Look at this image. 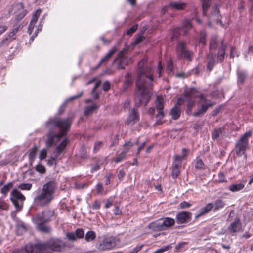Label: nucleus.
Returning <instances> with one entry per match:
<instances>
[{"instance_id": "obj_1", "label": "nucleus", "mask_w": 253, "mask_h": 253, "mask_svg": "<svg viewBox=\"0 0 253 253\" xmlns=\"http://www.w3.org/2000/svg\"><path fill=\"white\" fill-rule=\"evenodd\" d=\"M137 73L136 89L134 93L135 106H146L151 99L153 81L152 67L146 58H143L138 63Z\"/></svg>"}, {"instance_id": "obj_2", "label": "nucleus", "mask_w": 253, "mask_h": 253, "mask_svg": "<svg viewBox=\"0 0 253 253\" xmlns=\"http://www.w3.org/2000/svg\"><path fill=\"white\" fill-rule=\"evenodd\" d=\"M72 121V118L70 117L64 119L54 118L49 119L46 122V126L49 128L45 141L47 147H52L66 135L70 127Z\"/></svg>"}, {"instance_id": "obj_3", "label": "nucleus", "mask_w": 253, "mask_h": 253, "mask_svg": "<svg viewBox=\"0 0 253 253\" xmlns=\"http://www.w3.org/2000/svg\"><path fill=\"white\" fill-rule=\"evenodd\" d=\"M65 247V243L58 238H51L46 242L35 245L28 244L25 250L20 249L15 253H50L52 251L60 252Z\"/></svg>"}, {"instance_id": "obj_4", "label": "nucleus", "mask_w": 253, "mask_h": 253, "mask_svg": "<svg viewBox=\"0 0 253 253\" xmlns=\"http://www.w3.org/2000/svg\"><path fill=\"white\" fill-rule=\"evenodd\" d=\"M56 183L54 180H51L45 183L41 191L38 192L34 198V203L39 206L48 205L53 199Z\"/></svg>"}, {"instance_id": "obj_5", "label": "nucleus", "mask_w": 253, "mask_h": 253, "mask_svg": "<svg viewBox=\"0 0 253 253\" xmlns=\"http://www.w3.org/2000/svg\"><path fill=\"white\" fill-rule=\"evenodd\" d=\"M252 134V131L249 130L242 135L236 141L235 150L237 155L241 156L245 153L249 145V139Z\"/></svg>"}, {"instance_id": "obj_6", "label": "nucleus", "mask_w": 253, "mask_h": 253, "mask_svg": "<svg viewBox=\"0 0 253 253\" xmlns=\"http://www.w3.org/2000/svg\"><path fill=\"white\" fill-rule=\"evenodd\" d=\"M67 138H63L60 143L58 145L54 150L52 156L48 161V164L53 165L56 164L57 159H60L64 154V150L68 143Z\"/></svg>"}, {"instance_id": "obj_7", "label": "nucleus", "mask_w": 253, "mask_h": 253, "mask_svg": "<svg viewBox=\"0 0 253 253\" xmlns=\"http://www.w3.org/2000/svg\"><path fill=\"white\" fill-rule=\"evenodd\" d=\"M198 97L200 98V100L199 102L197 111L194 112L192 114L194 117L202 116L206 112L209 107L215 104L214 103L207 99L203 94H200Z\"/></svg>"}, {"instance_id": "obj_8", "label": "nucleus", "mask_w": 253, "mask_h": 253, "mask_svg": "<svg viewBox=\"0 0 253 253\" xmlns=\"http://www.w3.org/2000/svg\"><path fill=\"white\" fill-rule=\"evenodd\" d=\"M10 199L17 211H20L23 208L25 197L17 189H14L10 193Z\"/></svg>"}, {"instance_id": "obj_9", "label": "nucleus", "mask_w": 253, "mask_h": 253, "mask_svg": "<svg viewBox=\"0 0 253 253\" xmlns=\"http://www.w3.org/2000/svg\"><path fill=\"white\" fill-rule=\"evenodd\" d=\"M53 214V211L45 210L34 215L32 217V221L36 226L41 224H45L51 220Z\"/></svg>"}, {"instance_id": "obj_10", "label": "nucleus", "mask_w": 253, "mask_h": 253, "mask_svg": "<svg viewBox=\"0 0 253 253\" xmlns=\"http://www.w3.org/2000/svg\"><path fill=\"white\" fill-rule=\"evenodd\" d=\"M155 105L157 113L156 115L157 125H161L163 123V119L165 116L164 99L162 96H157L155 101Z\"/></svg>"}, {"instance_id": "obj_11", "label": "nucleus", "mask_w": 253, "mask_h": 253, "mask_svg": "<svg viewBox=\"0 0 253 253\" xmlns=\"http://www.w3.org/2000/svg\"><path fill=\"white\" fill-rule=\"evenodd\" d=\"M116 240L114 237H105L96 245L97 248L102 251L112 250L116 247Z\"/></svg>"}, {"instance_id": "obj_12", "label": "nucleus", "mask_w": 253, "mask_h": 253, "mask_svg": "<svg viewBox=\"0 0 253 253\" xmlns=\"http://www.w3.org/2000/svg\"><path fill=\"white\" fill-rule=\"evenodd\" d=\"M192 54V52L186 48V43L184 42L180 41L177 43L176 55L178 59L185 58L191 61Z\"/></svg>"}, {"instance_id": "obj_13", "label": "nucleus", "mask_w": 253, "mask_h": 253, "mask_svg": "<svg viewBox=\"0 0 253 253\" xmlns=\"http://www.w3.org/2000/svg\"><path fill=\"white\" fill-rule=\"evenodd\" d=\"M196 90L194 88H191L185 91V97L187 102L186 113L189 114L191 112L193 107L195 105V98ZM198 97V96H197Z\"/></svg>"}, {"instance_id": "obj_14", "label": "nucleus", "mask_w": 253, "mask_h": 253, "mask_svg": "<svg viewBox=\"0 0 253 253\" xmlns=\"http://www.w3.org/2000/svg\"><path fill=\"white\" fill-rule=\"evenodd\" d=\"M15 11V20L18 22L21 20L26 15V11L23 8V5L21 3H18L13 7Z\"/></svg>"}, {"instance_id": "obj_15", "label": "nucleus", "mask_w": 253, "mask_h": 253, "mask_svg": "<svg viewBox=\"0 0 253 253\" xmlns=\"http://www.w3.org/2000/svg\"><path fill=\"white\" fill-rule=\"evenodd\" d=\"M191 215L192 213L187 211L177 213L176 217L177 223L183 224L188 222L191 219Z\"/></svg>"}, {"instance_id": "obj_16", "label": "nucleus", "mask_w": 253, "mask_h": 253, "mask_svg": "<svg viewBox=\"0 0 253 253\" xmlns=\"http://www.w3.org/2000/svg\"><path fill=\"white\" fill-rule=\"evenodd\" d=\"M125 51H121L118 54L117 58L115 59V60L117 59L119 60V62L118 64V67L121 69H124L125 66H126L128 63L129 59L125 56Z\"/></svg>"}, {"instance_id": "obj_17", "label": "nucleus", "mask_w": 253, "mask_h": 253, "mask_svg": "<svg viewBox=\"0 0 253 253\" xmlns=\"http://www.w3.org/2000/svg\"><path fill=\"white\" fill-rule=\"evenodd\" d=\"M242 228V223L239 218H236L234 221L232 222L227 229L230 233L239 232Z\"/></svg>"}, {"instance_id": "obj_18", "label": "nucleus", "mask_w": 253, "mask_h": 253, "mask_svg": "<svg viewBox=\"0 0 253 253\" xmlns=\"http://www.w3.org/2000/svg\"><path fill=\"white\" fill-rule=\"evenodd\" d=\"M213 208V203L211 202L207 204L204 207L199 210L198 212L195 214V218L197 219L201 216L208 213Z\"/></svg>"}, {"instance_id": "obj_19", "label": "nucleus", "mask_w": 253, "mask_h": 253, "mask_svg": "<svg viewBox=\"0 0 253 253\" xmlns=\"http://www.w3.org/2000/svg\"><path fill=\"white\" fill-rule=\"evenodd\" d=\"M139 115L137 110L134 107L130 113L127 118V124L133 125L139 120Z\"/></svg>"}, {"instance_id": "obj_20", "label": "nucleus", "mask_w": 253, "mask_h": 253, "mask_svg": "<svg viewBox=\"0 0 253 253\" xmlns=\"http://www.w3.org/2000/svg\"><path fill=\"white\" fill-rule=\"evenodd\" d=\"M219 43L220 46L218 52L217 60L220 62H222L224 59L225 51L226 49V45L223 43V40H221Z\"/></svg>"}, {"instance_id": "obj_21", "label": "nucleus", "mask_w": 253, "mask_h": 253, "mask_svg": "<svg viewBox=\"0 0 253 253\" xmlns=\"http://www.w3.org/2000/svg\"><path fill=\"white\" fill-rule=\"evenodd\" d=\"M148 227L155 232L164 230L161 220L150 223Z\"/></svg>"}, {"instance_id": "obj_22", "label": "nucleus", "mask_w": 253, "mask_h": 253, "mask_svg": "<svg viewBox=\"0 0 253 253\" xmlns=\"http://www.w3.org/2000/svg\"><path fill=\"white\" fill-rule=\"evenodd\" d=\"M161 220L164 230H166L167 228L171 227L175 224L174 219L170 217H166Z\"/></svg>"}, {"instance_id": "obj_23", "label": "nucleus", "mask_w": 253, "mask_h": 253, "mask_svg": "<svg viewBox=\"0 0 253 253\" xmlns=\"http://www.w3.org/2000/svg\"><path fill=\"white\" fill-rule=\"evenodd\" d=\"M117 51L116 47H113L111 49L109 52L105 55V57L102 58L100 60L99 64L97 65L96 68H98L103 63L108 61V60L112 57V56Z\"/></svg>"}, {"instance_id": "obj_24", "label": "nucleus", "mask_w": 253, "mask_h": 253, "mask_svg": "<svg viewBox=\"0 0 253 253\" xmlns=\"http://www.w3.org/2000/svg\"><path fill=\"white\" fill-rule=\"evenodd\" d=\"M215 55L213 53H210L208 56L207 68L210 71H211L215 65Z\"/></svg>"}, {"instance_id": "obj_25", "label": "nucleus", "mask_w": 253, "mask_h": 253, "mask_svg": "<svg viewBox=\"0 0 253 253\" xmlns=\"http://www.w3.org/2000/svg\"><path fill=\"white\" fill-rule=\"evenodd\" d=\"M99 108V105L96 104H92L90 106H87L85 107L84 113L86 116H89L90 114H92L93 112L98 109Z\"/></svg>"}, {"instance_id": "obj_26", "label": "nucleus", "mask_w": 253, "mask_h": 253, "mask_svg": "<svg viewBox=\"0 0 253 253\" xmlns=\"http://www.w3.org/2000/svg\"><path fill=\"white\" fill-rule=\"evenodd\" d=\"M245 187V185L242 183H235L230 185L228 189L232 192H236L242 190Z\"/></svg>"}, {"instance_id": "obj_27", "label": "nucleus", "mask_w": 253, "mask_h": 253, "mask_svg": "<svg viewBox=\"0 0 253 253\" xmlns=\"http://www.w3.org/2000/svg\"><path fill=\"white\" fill-rule=\"evenodd\" d=\"M181 109L177 106L173 107L170 111V115L174 120H177L180 116Z\"/></svg>"}, {"instance_id": "obj_28", "label": "nucleus", "mask_w": 253, "mask_h": 253, "mask_svg": "<svg viewBox=\"0 0 253 253\" xmlns=\"http://www.w3.org/2000/svg\"><path fill=\"white\" fill-rule=\"evenodd\" d=\"M186 3L183 2H174L170 3L168 7H170L173 9L176 10H182L186 6Z\"/></svg>"}, {"instance_id": "obj_29", "label": "nucleus", "mask_w": 253, "mask_h": 253, "mask_svg": "<svg viewBox=\"0 0 253 253\" xmlns=\"http://www.w3.org/2000/svg\"><path fill=\"white\" fill-rule=\"evenodd\" d=\"M219 43L217 42V38L215 36H213L210 41V51L211 53H212V50L216 49L218 46Z\"/></svg>"}, {"instance_id": "obj_30", "label": "nucleus", "mask_w": 253, "mask_h": 253, "mask_svg": "<svg viewBox=\"0 0 253 253\" xmlns=\"http://www.w3.org/2000/svg\"><path fill=\"white\" fill-rule=\"evenodd\" d=\"M85 235V240L87 242H90L94 241L96 237L95 232L93 231L90 230L87 231Z\"/></svg>"}, {"instance_id": "obj_31", "label": "nucleus", "mask_w": 253, "mask_h": 253, "mask_svg": "<svg viewBox=\"0 0 253 253\" xmlns=\"http://www.w3.org/2000/svg\"><path fill=\"white\" fill-rule=\"evenodd\" d=\"M213 210L214 211L223 208L225 206V202L221 199H218L214 201Z\"/></svg>"}, {"instance_id": "obj_32", "label": "nucleus", "mask_w": 253, "mask_h": 253, "mask_svg": "<svg viewBox=\"0 0 253 253\" xmlns=\"http://www.w3.org/2000/svg\"><path fill=\"white\" fill-rule=\"evenodd\" d=\"M128 151V148L127 149H124L123 151L119 153L116 157L114 159L116 163H119L124 160L126 157V154Z\"/></svg>"}, {"instance_id": "obj_33", "label": "nucleus", "mask_w": 253, "mask_h": 253, "mask_svg": "<svg viewBox=\"0 0 253 253\" xmlns=\"http://www.w3.org/2000/svg\"><path fill=\"white\" fill-rule=\"evenodd\" d=\"M36 226L39 231L43 233H48L50 232L51 230V228L49 226L45 225V224H41Z\"/></svg>"}, {"instance_id": "obj_34", "label": "nucleus", "mask_w": 253, "mask_h": 253, "mask_svg": "<svg viewBox=\"0 0 253 253\" xmlns=\"http://www.w3.org/2000/svg\"><path fill=\"white\" fill-rule=\"evenodd\" d=\"M37 151V148L36 146L33 147L29 151L28 156L30 164H32L34 162V159L36 157V154Z\"/></svg>"}, {"instance_id": "obj_35", "label": "nucleus", "mask_w": 253, "mask_h": 253, "mask_svg": "<svg viewBox=\"0 0 253 253\" xmlns=\"http://www.w3.org/2000/svg\"><path fill=\"white\" fill-rule=\"evenodd\" d=\"M187 243L186 242H181L178 243L175 247V251L178 252L181 251H184L186 249V245Z\"/></svg>"}, {"instance_id": "obj_36", "label": "nucleus", "mask_w": 253, "mask_h": 253, "mask_svg": "<svg viewBox=\"0 0 253 253\" xmlns=\"http://www.w3.org/2000/svg\"><path fill=\"white\" fill-rule=\"evenodd\" d=\"M182 160V157L180 155H175L174 157V161L173 163L172 168H178L181 165V161Z\"/></svg>"}, {"instance_id": "obj_37", "label": "nucleus", "mask_w": 253, "mask_h": 253, "mask_svg": "<svg viewBox=\"0 0 253 253\" xmlns=\"http://www.w3.org/2000/svg\"><path fill=\"white\" fill-rule=\"evenodd\" d=\"M13 186L12 182H9L7 184L5 185L1 190V192L3 195H6L10 189L12 188Z\"/></svg>"}, {"instance_id": "obj_38", "label": "nucleus", "mask_w": 253, "mask_h": 253, "mask_svg": "<svg viewBox=\"0 0 253 253\" xmlns=\"http://www.w3.org/2000/svg\"><path fill=\"white\" fill-rule=\"evenodd\" d=\"M237 74L238 78V83L242 84L247 77L246 72L243 71H238Z\"/></svg>"}, {"instance_id": "obj_39", "label": "nucleus", "mask_w": 253, "mask_h": 253, "mask_svg": "<svg viewBox=\"0 0 253 253\" xmlns=\"http://www.w3.org/2000/svg\"><path fill=\"white\" fill-rule=\"evenodd\" d=\"M17 187L22 190L29 191L32 188V184L31 183H22L19 184Z\"/></svg>"}, {"instance_id": "obj_40", "label": "nucleus", "mask_w": 253, "mask_h": 253, "mask_svg": "<svg viewBox=\"0 0 253 253\" xmlns=\"http://www.w3.org/2000/svg\"><path fill=\"white\" fill-rule=\"evenodd\" d=\"M202 3V7L203 10V14H206V11L211 5V0H201Z\"/></svg>"}, {"instance_id": "obj_41", "label": "nucleus", "mask_w": 253, "mask_h": 253, "mask_svg": "<svg viewBox=\"0 0 253 253\" xmlns=\"http://www.w3.org/2000/svg\"><path fill=\"white\" fill-rule=\"evenodd\" d=\"M22 27H21L20 25H17L13 30L9 34V36L11 37L13 40L15 39V36L18 32V31L21 29Z\"/></svg>"}, {"instance_id": "obj_42", "label": "nucleus", "mask_w": 253, "mask_h": 253, "mask_svg": "<svg viewBox=\"0 0 253 253\" xmlns=\"http://www.w3.org/2000/svg\"><path fill=\"white\" fill-rule=\"evenodd\" d=\"M35 170L41 174H43L46 171L45 167L41 164H39L35 166Z\"/></svg>"}, {"instance_id": "obj_43", "label": "nucleus", "mask_w": 253, "mask_h": 253, "mask_svg": "<svg viewBox=\"0 0 253 253\" xmlns=\"http://www.w3.org/2000/svg\"><path fill=\"white\" fill-rule=\"evenodd\" d=\"M206 33L204 30L201 31L200 34L199 42L203 45L206 44Z\"/></svg>"}, {"instance_id": "obj_44", "label": "nucleus", "mask_w": 253, "mask_h": 253, "mask_svg": "<svg viewBox=\"0 0 253 253\" xmlns=\"http://www.w3.org/2000/svg\"><path fill=\"white\" fill-rule=\"evenodd\" d=\"M75 233L77 238H83L84 236V232L83 229L78 228L77 229Z\"/></svg>"}, {"instance_id": "obj_45", "label": "nucleus", "mask_w": 253, "mask_h": 253, "mask_svg": "<svg viewBox=\"0 0 253 253\" xmlns=\"http://www.w3.org/2000/svg\"><path fill=\"white\" fill-rule=\"evenodd\" d=\"M41 12V10L40 9H38L36 11L34 14L33 15L32 19L31 20V22L36 23L38 21V17Z\"/></svg>"}, {"instance_id": "obj_46", "label": "nucleus", "mask_w": 253, "mask_h": 253, "mask_svg": "<svg viewBox=\"0 0 253 253\" xmlns=\"http://www.w3.org/2000/svg\"><path fill=\"white\" fill-rule=\"evenodd\" d=\"M66 238L70 241H74L77 240V237L75 232H67L66 234Z\"/></svg>"}, {"instance_id": "obj_47", "label": "nucleus", "mask_w": 253, "mask_h": 253, "mask_svg": "<svg viewBox=\"0 0 253 253\" xmlns=\"http://www.w3.org/2000/svg\"><path fill=\"white\" fill-rule=\"evenodd\" d=\"M13 40L8 35L6 38L3 39L0 43V46L9 44Z\"/></svg>"}, {"instance_id": "obj_48", "label": "nucleus", "mask_w": 253, "mask_h": 253, "mask_svg": "<svg viewBox=\"0 0 253 253\" xmlns=\"http://www.w3.org/2000/svg\"><path fill=\"white\" fill-rule=\"evenodd\" d=\"M222 133L221 129L220 128L215 129L212 133V138L213 139H217L220 134Z\"/></svg>"}, {"instance_id": "obj_49", "label": "nucleus", "mask_w": 253, "mask_h": 253, "mask_svg": "<svg viewBox=\"0 0 253 253\" xmlns=\"http://www.w3.org/2000/svg\"><path fill=\"white\" fill-rule=\"evenodd\" d=\"M138 143V140L136 141V142H135L134 143H132L130 141L126 143L123 145V147H124V149H127L128 148V150H129L131 147H132L134 145H137Z\"/></svg>"}, {"instance_id": "obj_50", "label": "nucleus", "mask_w": 253, "mask_h": 253, "mask_svg": "<svg viewBox=\"0 0 253 253\" xmlns=\"http://www.w3.org/2000/svg\"><path fill=\"white\" fill-rule=\"evenodd\" d=\"M132 82V79L131 78V74L130 73H127L125 75V83L126 84H128L130 85L131 84Z\"/></svg>"}, {"instance_id": "obj_51", "label": "nucleus", "mask_w": 253, "mask_h": 253, "mask_svg": "<svg viewBox=\"0 0 253 253\" xmlns=\"http://www.w3.org/2000/svg\"><path fill=\"white\" fill-rule=\"evenodd\" d=\"M47 150L45 149H43L41 150L39 154V159L40 160L44 159L47 156Z\"/></svg>"}, {"instance_id": "obj_52", "label": "nucleus", "mask_w": 253, "mask_h": 253, "mask_svg": "<svg viewBox=\"0 0 253 253\" xmlns=\"http://www.w3.org/2000/svg\"><path fill=\"white\" fill-rule=\"evenodd\" d=\"M110 88V83L108 81H105L102 85V89L104 91H108Z\"/></svg>"}, {"instance_id": "obj_53", "label": "nucleus", "mask_w": 253, "mask_h": 253, "mask_svg": "<svg viewBox=\"0 0 253 253\" xmlns=\"http://www.w3.org/2000/svg\"><path fill=\"white\" fill-rule=\"evenodd\" d=\"M143 247V245H138L134 248L131 251H129L128 253H137L140 251Z\"/></svg>"}, {"instance_id": "obj_54", "label": "nucleus", "mask_w": 253, "mask_h": 253, "mask_svg": "<svg viewBox=\"0 0 253 253\" xmlns=\"http://www.w3.org/2000/svg\"><path fill=\"white\" fill-rule=\"evenodd\" d=\"M103 143L101 141H98L94 144L93 151L94 152H97L102 147Z\"/></svg>"}, {"instance_id": "obj_55", "label": "nucleus", "mask_w": 253, "mask_h": 253, "mask_svg": "<svg viewBox=\"0 0 253 253\" xmlns=\"http://www.w3.org/2000/svg\"><path fill=\"white\" fill-rule=\"evenodd\" d=\"M173 63L171 60H169L167 65V71L169 73L173 70Z\"/></svg>"}, {"instance_id": "obj_56", "label": "nucleus", "mask_w": 253, "mask_h": 253, "mask_svg": "<svg viewBox=\"0 0 253 253\" xmlns=\"http://www.w3.org/2000/svg\"><path fill=\"white\" fill-rule=\"evenodd\" d=\"M183 27L187 29H189L192 27L191 21L189 20H185L183 23Z\"/></svg>"}, {"instance_id": "obj_57", "label": "nucleus", "mask_w": 253, "mask_h": 253, "mask_svg": "<svg viewBox=\"0 0 253 253\" xmlns=\"http://www.w3.org/2000/svg\"><path fill=\"white\" fill-rule=\"evenodd\" d=\"M137 25H133L127 31V34L128 35H131L137 29Z\"/></svg>"}, {"instance_id": "obj_58", "label": "nucleus", "mask_w": 253, "mask_h": 253, "mask_svg": "<svg viewBox=\"0 0 253 253\" xmlns=\"http://www.w3.org/2000/svg\"><path fill=\"white\" fill-rule=\"evenodd\" d=\"M179 174V170L178 168H172V177L174 179L176 178L178 176Z\"/></svg>"}, {"instance_id": "obj_59", "label": "nucleus", "mask_w": 253, "mask_h": 253, "mask_svg": "<svg viewBox=\"0 0 253 253\" xmlns=\"http://www.w3.org/2000/svg\"><path fill=\"white\" fill-rule=\"evenodd\" d=\"M219 10L217 9V8H215V11H214V13H213V15L217 17V18H216L217 22L219 23L221 25H222L221 20L219 19Z\"/></svg>"}, {"instance_id": "obj_60", "label": "nucleus", "mask_w": 253, "mask_h": 253, "mask_svg": "<svg viewBox=\"0 0 253 253\" xmlns=\"http://www.w3.org/2000/svg\"><path fill=\"white\" fill-rule=\"evenodd\" d=\"M204 165L203 161L201 159H198L196 162L195 167L197 169H202L203 168Z\"/></svg>"}, {"instance_id": "obj_61", "label": "nucleus", "mask_w": 253, "mask_h": 253, "mask_svg": "<svg viewBox=\"0 0 253 253\" xmlns=\"http://www.w3.org/2000/svg\"><path fill=\"white\" fill-rule=\"evenodd\" d=\"M89 184L87 182H81L77 184L76 187L78 188H85L88 187Z\"/></svg>"}, {"instance_id": "obj_62", "label": "nucleus", "mask_w": 253, "mask_h": 253, "mask_svg": "<svg viewBox=\"0 0 253 253\" xmlns=\"http://www.w3.org/2000/svg\"><path fill=\"white\" fill-rule=\"evenodd\" d=\"M7 26L0 21V35L3 33L7 30Z\"/></svg>"}, {"instance_id": "obj_63", "label": "nucleus", "mask_w": 253, "mask_h": 253, "mask_svg": "<svg viewBox=\"0 0 253 253\" xmlns=\"http://www.w3.org/2000/svg\"><path fill=\"white\" fill-rule=\"evenodd\" d=\"M186 102V98L185 97V95L184 96V97H179L177 101V103L175 106H177L179 107L181 105L184 103V102Z\"/></svg>"}, {"instance_id": "obj_64", "label": "nucleus", "mask_w": 253, "mask_h": 253, "mask_svg": "<svg viewBox=\"0 0 253 253\" xmlns=\"http://www.w3.org/2000/svg\"><path fill=\"white\" fill-rule=\"evenodd\" d=\"M218 180L219 182H224L226 181V178L225 177L223 172H220L218 174Z\"/></svg>"}]
</instances>
